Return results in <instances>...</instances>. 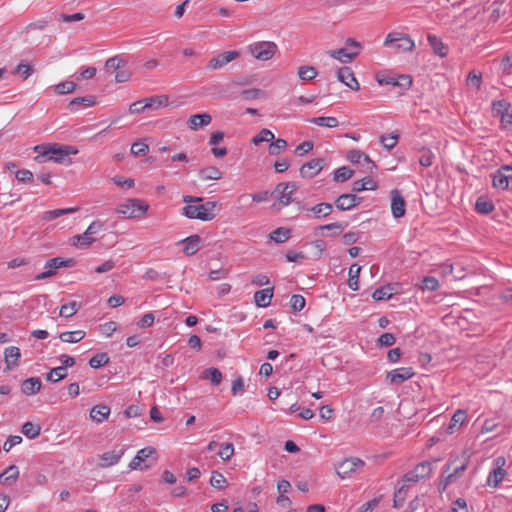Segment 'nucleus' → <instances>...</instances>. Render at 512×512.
Returning a JSON list of instances; mask_svg holds the SVG:
<instances>
[{
	"label": "nucleus",
	"mask_w": 512,
	"mask_h": 512,
	"mask_svg": "<svg viewBox=\"0 0 512 512\" xmlns=\"http://www.w3.org/2000/svg\"><path fill=\"white\" fill-rule=\"evenodd\" d=\"M95 97L94 96H83V97H76L72 99L68 104V110L71 112H76L80 106L83 107H91L95 104Z\"/></svg>",
	"instance_id": "c85d7f7f"
},
{
	"label": "nucleus",
	"mask_w": 512,
	"mask_h": 512,
	"mask_svg": "<svg viewBox=\"0 0 512 512\" xmlns=\"http://www.w3.org/2000/svg\"><path fill=\"white\" fill-rule=\"evenodd\" d=\"M420 288L423 291H435L439 288V281L432 276H426L422 279Z\"/></svg>",
	"instance_id": "13d9d810"
},
{
	"label": "nucleus",
	"mask_w": 512,
	"mask_h": 512,
	"mask_svg": "<svg viewBox=\"0 0 512 512\" xmlns=\"http://www.w3.org/2000/svg\"><path fill=\"white\" fill-rule=\"evenodd\" d=\"M492 186L497 190H507L512 179V165H502L491 174Z\"/></svg>",
	"instance_id": "9b49d317"
},
{
	"label": "nucleus",
	"mask_w": 512,
	"mask_h": 512,
	"mask_svg": "<svg viewBox=\"0 0 512 512\" xmlns=\"http://www.w3.org/2000/svg\"><path fill=\"white\" fill-rule=\"evenodd\" d=\"M393 294L394 287L391 284H388L376 289L372 294V298L376 301L388 300L393 296Z\"/></svg>",
	"instance_id": "e433bc0d"
},
{
	"label": "nucleus",
	"mask_w": 512,
	"mask_h": 512,
	"mask_svg": "<svg viewBox=\"0 0 512 512\" xmlns=\"http://www.w3.org/2000/svg\"><path fill=\"white\" fill-rule=\"evenodd\" d=\"M199 176L203 180H219L222 178V172L214 166H209L199 171Z\"/></svg>",
	"instance_id": "a19ab883"
},
{
	"label": "nucleus",
	"mask_w": 512,
	"mask_h": 512,
	"mask_svg": "<svg viewBox=\"0 0 512 512\" xmlns=\"http://www.w3.org/2000/svg\"><path fill=\"white\" fill-rule=\"evenodd\" d=\"M409 486L403 484L394 494V507H402L407 496Z\"/></svg>",
	"instance_id": "4d7b16f0"
},
{
	"label": "nucleus",
	"mask_w": 512,
	"mask_h": 512,
	"mask_svg": "<svg viewBox=\"0 0 512 512\" xmlns=\"http://www.w3.org/2000/svg\"><path fill=\"white\" fill-rule=\"evenodd\" d=\"M365 466V462L357 457H350L343 460L336 467V473L342 479L349 478L353 474H356Z\"/></svg>",
	"instance_id": "0eeeda50"
},
{
	"label": "nucleus",
	"mask_w": 512,
	"mask_h": 512,
	"mask_svg": "<svg viewBox=\"0 0 512 512\" xmlns=\"http://www.w3.org/2000/svg\"><path fill=\"white\" fill-rule=\"evenodd\" d=\"M210 484L212 487L223 490L226 487L227 480L224 475L218 471H213L210 479Z\"/></svg>",
	"instance_id": "6e6d98bb"
},
{
	"label": "nucleus",
	"mask_w": 512,
	"mask_h": 512,
	"mask_svg": "<svg viewBox=\"0 0 512 512\" xmlns=\"http://www.w3.org/2000/svg\"><path fill=\"white\" fill-rule=\"evenodd\" d=\"M278 47L271 41H259L248 46L250 54L260 61L270 60L277 52Z\"/></svg>",
	"instance_id": "39448f33"
},
{
	"label": "nucleus",
	"mask_w": 512,
	"mask_h": 512,
	"mask_svg": "<svg viewBox=\"0 0 512 512\" xmlns=\"http://www.w3.org/2000/svg\"><path fill=\"white\" fill-rule=\"evenodd\" d=\"M211 121L212 117L209 113L194 114L189 117L187 125L189 129L197 131L198 129L209 125Z\"/></svg>",
	"instance_id": "4be33fe9"
},
{
	"label": "nucleus",
	"mask_w": 512,
	"mask_h": 512,
	"mask_svg": "<svg viewBox=\"0 0 512 512\" xmlns=\"http://www.w3.org/2000/svg\"><path fill=\"white\" fill-rule=\"evenodd\" d=\"M81 305L76 301H71L68 304H64L60 307V316L70 318L77 313Z\"/></svg>",
	"instance_id": "a18cd8bd"
},
{
	"label": "nucleus",
	"mask_w": 512,
	"mask_h": 512,
	"mask_svg": "<svg viewBox=\"0 0 512 512\" xmlns=\"http://www.w3.org/2000/svg\"><path fill=\"white\" fill-rule=\"evenodd\" d=\"M34 151L38 153L35 157V161L38 163L52 161L66 165L71 164L69 156L78 153V149L74 146L60 144L37 145L34 147Z\"/></svg>",
	"instance_id": "f03ea898"
},
{
	"label": "nucleus",
	"mask_w": 512,
	"mask_h": 512,
	"mask_svg": "<svg viewBox=\"0 0 512 512\" xmlns=\"http://www.w3.org/2000/svg\"><path fill=\"white\" fill-rule=\"evenodd\" d=\"M406 202L401 192L397 189L391 191V212L394 218H401L405 215Z\"/></svg>",
	"instance_id": "dca6fc26"
},
{
	"label": "nucleus",
	"mask_w": 512,
	"mask_h": 512,
	"mask_svg": "<svg viewBox=\"0 0 512 512\" xmlns=\"http://www.w3.org/2000/svg\"><path fill=\"white\" fill-rule=\"evenodd\" d=\"M361 267L357 264L351 265L349 268L348 286L351 290L357 291L359 289V274Z\"/></svg>",
	"instance_id": "4c0bfd02"
},
{
	"label": "nucleus",
	"mask_w": 512,
	"mask_h": 512,
	"mask_svg": "<svg viewBox=\"0 0 512 512\" xmlns=\"http://www.w3.org/2000/svg\"><path fill=\"white\" fill-rule=\"evenodd\" d=\"M458 458H450L442 469L441 480L438 486L439 492H444L447 487L456 481L467 469L469 459L464 457L460 459V463L456 465Z\"/></svg>",
	"instance_id": "7ed1b4c3"
},
{
	"label": "nucleus",
	"mask_w": 512,
	"mask_h": 512,
	"mask_svg": "<svg viewBox=\"0 0 512 512\" xmlns=\"http://www.w3.org/2000/svg\"><path fill=\"white\" fill-rule=\"evenodd\" d=\"M329 54L332 58L337 59L343 63L350 62L358 56L357 51H351L346 47L336 49V50H331V51H329Z\"/></svg>",
	"instance_id": "bb28decb"
},
{
	"label": "nucleus",
	"mask_w": 512,
	"mask_h": 512,
	"mask_svg": "<svg viewBox=\"0 0 512 512\" xmlns=\"http://www.w3.org/2000/svg\"><path fill=\"white\" fill-rule=\"evenodd\" d=\"M297 189L295 183H280L276 186L275 192H278V203L273 204V208L280 210L282 207L289 205L292 202V194Z\"/></svg>",
	"instance_id": "f8f14e48"
},
{
	"label": "nucleus",
	"mask_w": 512,
	"mask_h": 512,
	"mask_svg": "<svg viewBox=\"0 0 512 512\" xmlns=\"http://www.w3.org/2000/svg\"><path fill=\"white\" fill-rule=\"evenodd\" d=\"M287 145L288 143L285 139L278 138L275 141L272 140L268 148L269 154L273 156L279 155L280 153L285 151Z\"/></svg>",
	"instance_id": "49530a36"
},
{
	"label": "nucleus",
	"mask_w": 512,
	"mask_h": 512,
	"mask_svg": "<svg viewBox=\"0 0 512 512\" xmlns=\"http://www.w3.org/2000/svg\"><path fill=\"white\" fill-rule=\"evenodd\" d=\"M337 79L354 91H358L360 89V85L350 67L340 68L337 71Z\"/></svg>",
	"instance_id": "6ab92c4d"
},
{
	"label": "nucleus",
	"mask_w": 512,
	"mask_h": 512,
	"mask_svg": "<svg viewBox=\"0 0 512 512\" xmlns=\"http://www.w3.org/2000/svg\"><path fill=\"white\" fill-rule=\"evenodd\" d=\"M202 379L210 380L211 384L217 386L222 381V373L218 368L211 367L205 369L201 374Z\"/></svg>",
	"instance_id": "f704fd0d"
},
{
	"label": "nucleus",
	"mask_w": 512,
	"mask_h": 512,
	"mask_svg": "<svg viewBox=\"0 0 512 512\" xmlns=\"http://www.w3.org/2000/svg\"><path fill=\"white\" fill-rule=\"evenodd\" d=\"M22 433L29 439H35L40 435L41 427L32 422H25L22 425Z\"/></svg>",
	"instance_id": "37998d69"
},
{
	"label": "nucleus",
	"mask_w": 512,
	"mask_h": 512,
	"mask_svg": "<svg viewBox=\"0 0 512 512\" xmlns=\"http://www.w3.org/2000/svg\"><path fill=\"white\" fill-rule=\"evenodd\" d=\"M67 376V370L64 367L52 368L46 375V380L50 382H58Z\"/></svg>",
	"instance_id": "864d4df0"
},
{
	"label": "nucleus",
	"mask_w": 512,
	"mask_h": 512,
	"mask_svg": "<svg viewBox=\"0 0 512 512\" xmlns=\"http://www.w3.org/2000/svg\"><path fill=\"white\" fill-rule=\"evenodd\" d=\"M144 100L147 108H159L168 105V97L166 95L152 96Z\"/></svg>",
	"instance_id": "de8ad7c7"
},
{
	"label": "nucleus",
	"mask_w": 512,
	"mask_h": 512,
	"mask_svg": "<svg viewBox=\"0 0 512 512\" xmlns=\"http://www.w3.org/2000/svg\"><path fill=\"white\" fill-rule=\"evenodd\" d=\"M109 362L107 353H97L89 360V365L93 369L101 368Z\"/></svg>",
	"instance_id": "5fc2aeb1"
},
{
	"label": "nucleus",
	"mask_w": 512,
	"mask_h": 512,
	"mask_svg": "<svg viewBox=\"0 0 512 512\" xmlns=\"http://www.w3.org/2000/svg\"><path fill=\"white\" fill-rule=\"evenodd\" d=\"M511 104L505 100H497L492 102V113L494 117L501 118L505 113L508 112Z\"/></svg>",
	"instance_id": "79ce46f5"
},
{
	"label": "nucleus",
	"mask_w": 512,
	"mask_h": 512,
	"mask_svg": "<svg viewBox=\"0 0 512 512\" xmlns=\"http://www.w3.org/2000/svg\"><path fill=\"white\" fill-rule=\"evenodd\" d=\"M382 496L375 497L360 506L357 512H372L380 503Z\"/></svg>",
	"instance_id": "69168bd1"
},
{
	"label": "nucleus",
	"mask_w": 512,
	"mask_h": 512,
	"mask_svg": "<svg viewBox=\"0 0 512 512\" xmlns=\"http://www.w3.org/2000/svg\"><path fill=\"white\" fill-rule=\"evenodd\" d=\"M21 357L20 349L16 346H9L4 350V360L6 363V370H12L19 365Z\"/></svg>",
	"instance_id": "412c9836"
},
{
	"label": "nucleus",
	"mask_w": 512,
	"mask_h": 512,
	"mask_svg": "<svg viewBox=\"0 0 512 512\" xmlns=\"http://www.w3.org/2000/svg\"><path fill=\"white\" fill-rule=\"evenodd\" d=\"M273 297V287L256 291L254 294V302L258 307L266 308L270 305Z\"/></svg>",
	"instance_id": "393cba45"
},
{
	"label": "nucleus",
	"mask_w": 512,
	"mask_h": 512,
	"mask_svg": "<svg viewBox=\"0 0 512 512\" xmlns=\"http://www.w3.org/2000/svg\"><path fill=\"white\" fill-rule=\"evenodd\" d=\"M110 408L107 405H96L90 411V417L96 422H103L108 418Z\"/></svg>",
	"instance_id": "72a5a7b5"
},
{
	"label": "nucleus",
	"mask_w": 512,
	"mask_h": 512,
	"mask_svg": "<svg viewBox=\"0 0 512 512\" xmlns=\"http://www.w3.org/2000/svg\"><path fill=\"white\" fill-rule=\"evenodd\" d=\"M384 45L403 52L412 51L415 46L414 41L407 34L399 32L389 33L384 41Z\"/></svg>",
	"instance_id": "423d86ee"
},
{
	"label": "nucleus",
	"mask_w": 512,
	"mask_h": 512,
	"mask_svg": "<svg viewBox=\"0 0 512 512\" xmlns=\"http://www.w3.org/2000/svg\"><path fill=\"white\" fill-rule=\"evenodd\" d=\"M201 238L199 235H191L183 240H181L178 244H183V253L187 256H192L196 254L200 250Z\"/></svg>",
	"instance_id": "5701e85b"
},
{
	"label": "nucleus",
	"mask_w": 512,
	"mask_h": 512,
	"mask_svg": "<svg viewBox=\"0 0 512 512\" xmlns=\"http://www.w3.org/2000/svg\"><path fill=\"white\" fill-rule=\"evenodd\" d=\"M467 419L465 410H457L451 418L450 424L447 427V433L453 434L458 426H461Z\"/></svg>",
	"instance_id": "2f4dec72"
},
{
	"label": "nucleus",
	"mask_w": 512,
	"mask_h": 512,
	"mask_svg": "<svg viewBox=\"0 0 512 512\" xmlns=\"http://www.w3.org/2000/svg\"><path fill=\"white\" fill-rule=\"evenodd\" d=\"M148 207L144 200L127 199L117 206L116 212L122 214L125 218H138L147 212Z\"/></svg>",
	"instance_id": "20e7f679"
},
{
	"label": "nucleus",
	"mask_w": 512,
	"mask_h": 512,
	"mask_svg": "<svg viewBox=\"0 0 512 512\" xmlns=\"http://www.w3.org/2000/svg\"><path fill=\"white\" fill-rule=\"evenodd\" d=\"M86 333L82 330L63 332L59 335L62 342L77 343L85 337Z\"/></svg>",
	"instance_id": "ea45409f"
},
{
	"label": "nucleus",
	"mask_w": 512,
	"mask_h": 512,
	"mask_svg": "<svg viewBox=\"0 0 512 512\" xmlns=\"http://www.w3.org/2000/svg\"><path fill=\"white\" fill-rule=\"evenodd\" d=\"M76 264V261L72 258L69 259H63L61 257H54L49 259L46 264L45 268L46 271L36 275L35 280H42L48 277H52L56 274V270L62 267H74Z\"/></svg>",
	"instance_id": "1a4fd4ad"
},
{
	"label": "nucleus",
	"mask_w": 512,
	"mask_h": 512,
	"mask_svg": "<svg viewBox=\"0 0 512 512\" xmlns=\"http://www.w3.org/2000/svg\"><path fill=\"white\" fill-rule=\"evenodd\" d=\"M275 135L274 133L266 128H263L256 136H254L251 140V142L254 145H259L261 142H271L274 140Z\"/></svg>",
	"instance_id": "09e8293b"
},
{
	"label": "nucleus",
	"mask_w": 512,
	"mask_h": 512,
	"mask_svg": "<svg viewBox=\"0 0 512 512\" xmlns=\"http://www.w3.org/2000/svg\"><path fill=\"white\" fill-rule=\"evenodd\" d=\"M494 204L490 200L478 198L475 204V209L478 213L487 215L494 210Z\"/></svg>",
	"instance_id": "8fccbe9b"
},
{
	"label": "nucleus",
	"mask_w": 512,
	"mask_h": 512,
	"mask_svg": "<svg viewBox=\"0 0 512 512\" xmlns=\"http://www.w3.org/2000/svg\"><path fill=\"white\" fill-rule=\"evenodd\" d=\"M238 56H239V53L237 51L223 52V53L217 55L216 57H213L209 61L207 68L212 69V70L220 69V68L224 67L226 64H228L231 61L238 58Z\"/></svg>",
	"instance_id": "f3484780"
},
{
	"label": "nucleus",
	"mask_w": 512,
	"mask_h": 512,
	"mask_svg": "<svg viewBox=\"0 0 512 512\" xmlns=\"http://www.w3.org/2000/svg\"><path fill=\"white\" fill-rule=\"evenodd\" d=\"M432 462L423 461L417 464L411 471L405 473L402 477L403 482L417 483L422 479L429 478L432 474Z\"/></svg>",
	"instance_id": "6e6552de"
},
{
	"label": "nucleus",
	"mask_w": 512,
	"mask_h": 512,
	"mask_svg": "<svg viewBox=\"0 0 512 512\" xmlns=\"http://www.w3.org/2000/svg\"><path fill=\"white\" fill-rule=\"evenodd\" d=\"M183 202L187 205L182 208V215L189 219H199L201 221H210L216 217V209L219 204L216 201H207L203 203L201 197L186 195Z\"/></svg>",
	"instance_id": "f257e3e1"
},
{
	"label": "nucleus",
	"mask_w": 512,
	"mask_h": 512,
	"mask_svg": "<svg viewBox=\"0 0 512 512\" xmlns=\"http://www.w3.org/2000/svg\"><path fill=\"white\" fill-rule=\"evenodd\" d=\"M103 227V223L100 221H94L92 222L86 231L81 234L74 236L73 239L75 240L73 242V245H75L78 248L86 249L92 245V243L95 241V239L92 237L94 234L98 233Z\"/></svg>",
	"instance_id": "9d476101"
},
{
	"label": "nucleus",
	"mask_w": 512,
	"mask_h": 512,
	"mask_svg": "<svg viewBox=\"0 0 512 512\" xmlns=\"http://www.w3.org/2000/svg\"><path fill=\"white\" fill-rule=\"evenodd\" d=\"M311 123L313 124H316L318 126H321V127H328V128H334V127H337L339 122L337 120L336 117H325V116H321V117H315V118H311L309 120Z\"/></svg>",
	"instance_id": "c03bdc74"
},
{
	"label": "nucleus",
	"mask_w": 512,
	"mask_h": 512,
	"mask_svg": "<svg viewBox=\"0 0 512 512\" xmlns=\"http://www.w3.org/2000/svg\"><path fill=\"white\" fill-rule=\"evenodd\" d=\"M149 147L143 142H135L131 146V153L135 156H145Z\"/></svg>",
	"instance_id": "774afa93"
},
{
	"label": "nucleus",
	"mask_w": 512,
	"mask_h": 512,
	"mask_svg": "<svg viewBox=\"0 0 512 512\" xmlns=\"http://www.w3.org/2000/svg\"><path fill=\"white\" fill-rule=\"evenodd\" d=\"M77 85L72 81L61 82L54 86V92L58 95H65L76 90Z\"/></svg>",
	"instance_id": "603ef678"
},
{
	"label": "nucleus",
	"mask_w": 512,
	"mask_h": 512,
	"mask_svg": "<svg viewBox=\"0 0 512 512\" xmlns=\"http://www.w3.org/2000/svg\"><path fill=\"white\" fill-rule=\"evenodd\" d=\"M412 367H400L389 371L386 374V380L391 385H401L405 381L411 379L415 375Z\"/></svg>",
	"instance_id": "ddd939ff"
},
{
	"label": "nucleus",
	"mask_w": 512,
	"mask_h": 512,
	"mask_svg": "<svg viewBox=\"0 0 512 512\" xmlns=\"http://www.w3.org/2000/svg\"><path fill=\"white\" fill-rule=\"evenodd\" d=\"M398 139H399V134L393 133L391 135H382L380 137V142L383 144V146L387 150H391L396 146Z\"/></svg>",
	"instance_id": "052dcab7"
},
{
	"label": "nucleus",
	"mask_w": 512,
	"mask_h": 512,
	"mask_svg": "<svg viewBox=\"0 0 512 512\" xmlns=\"http://www.w3.org/2000/svg\"><path fill=\"white\" fill-rule=\"evenodd\" d=\"M434 157L435 155L430 149L422 148L419 163L423 167H430L433 164Z\"/></svg>",
	"instance_id": "bf43d9fd"
},
{
	"label": "nucleus",
	"mask_w": 512,
	"mask_h": 512,
	"mask_svg": "<svg viewBox=\"0 0 512 512\" xmlns=\"http://www.w3.org/2000/svg\"><path fill=\"white\" fill-rule=\"evenodd\" d=\"M125 453V447L114 449L100 455L101 466L110 467L117 464Z\"/></svg>",
	"instance_id": "aec40b11"
},
{
	"label": "nucleus",
	"mask_w": 512,
	"mask_h": 512,
	"mask_svg": "<svg viewBox=\"0 0 512 512\" xmlns=\"http://www.w3.org/2000/svg\"><path fill=\"white\" fill-rule=\"evenodd\" d=\"M125 65V61L120 56H114L106 60L105 66L108 69L117 70Z\"/></svg>",
	"instance_id": "338daca9"
},
{
	"label": "nucleus",
	"mask_w": 512,
	"mask_h": 512,
	"mask_svg": "<svg viewBox=\"0 0 512 512\" xmlns=\"http://www.w3.org/2000/svg\"><path fill=\"white\" fill-rule=\"evenodd\" d=\"M377 188V183L370 177L363 178L361 180H357L353 183L352 191L354 193H358L364 190H375Z\"/></svg>",
	"instance_id": "473e14b6"
},
{
	"label": "nucleus",
	"mask_w": 512,
	"mask_h": 512,
	"mask_svg": "<svg viewBox=\"0 0 512 512\" xmlns=\"http://www.w3.org/2000/svg\"><path fill=\"white\" fill-rule=\"evenodd\" d=\"M233 454L234 446L232 443L222 444L218 452V456L224 461H228L233 456Z\"/></svg>",
	"instance_id": "e2e57ef3"
},
{
	"label": "nucleus",
	"mask_w": 512,
	"mask_h": 512,
	"mask_svg": "<svg viewBox=\"0 0 512 512\" xmlns=\"http://www.w3.org/2000/svg\"><path fill=\"white\" fill-rule=\"evenodd\" d=\"M308 211L313 212L315 218L328 217L333 212V204L323 202L314 205Z\"/></svg>",
	"instance_id": "c756f323"
},
{
	"label": "nucleus",
	"mask_w": 512,
	"mask_h": 512,
	"mask_svg": "<svg viewBox=\"0 0 512 512\" xmlns=\"http://www.w3.org/2000/svg\"><path fill=\"white\" fill-rule=\"evenodd\" d=\"M291 308L294 312H300L304 309L306 300L300 294H294L290 300Z\"/></svg>",
	"instance_id": "680f3d73"
},
{
	"label": "nucleus",
	"mask_w": 512,
	"mask_h": 512,
	"mask_svg": "<svg viewBox=\"0 0 512 512\" xmlns=\"http://www.w3.org/2000/svg\"><path fill=\"white\" fill-rule=\"evenodd\" d=\"M494 462L496 467L489 473L487 484L489 486L497 487L506 475V471L503 468L506 460L504 457H497Z\"/></svg>",
	"instance_id": "4468645a"
},
{
	"label": "nucleus",
	"mask_w": 512,
	"mask_h": 512,
	"mask_svg": "<svg viewBox=\"0 0 512 512\" xmlns=\"http://www.w3.org/2000/svg\"><path fill=\"white\" fill-rule=\"evenodd\" d=\"M466 81L468 85H472L479 90L482 84V74L473 70L468 74Z\"/></svg>",
	"instance_id": "0e129e2a"
},
{
	"label": "nucleus",
	"mask_w": 512,
	"mask_h": 512,
	"mask_svg": "<svg viewBox=\"0 0 512 512\" xmlns=\"http://www.w3.org/2000/svg\"><path fill=\"white\" fill-rule=\"evenodd\" d=\"M427 40L435 54L440 57H445L448 54V46L445 45L439 37L433 34H428Z\"/></svg>",
	"instance_id": "cd10ccee"
},
{
	"label": "nucleus",
	"mask_w": 512,
	"mask_h": 512,
	"mask_svg": "<svg viewBox=\"0 0 512 512\" xmlns=\"http://www.w3.org/2000/svg\"><path fill=\"white\" fill-rule=\"evenodd\" d=\"M324 167V159L315 158L305 163L300 168V174L304 178H313L316 176Z\"/></svg>",
	"instance_id": "a211bd4d"
},
{
	"label": "nucleus",
	"mask_w": 512,
	"mask_h": 512,
	"mask_svg": "<svg viewBox=\"0 0 512 512\" xmlns=\"http://www.w3.org/2000/svg\"><path fill=\"white\" fill-rule=\"evenodd\" d=\"M354 174V171L348 166H343L335 170L334 172V181L336 182H345L349 180Z\"/></svg>",
	"instance_id": "3c124183"
},
{
	"label": "nucleus",
	"mask_w": 512,
	"mask_h": 512,
	"mask_svg": "<svg viewBox=\"0 0 512 512\" xmlns=\"http://www.w3.org/2000/svg\"><path fill=\"white\" fill-rule=\"evenodd\" d=\"M362 198L358 197L355 193H346L340 195L335 200V207L341 211L351 210L360 205Z\"/></svg>",
	"instance_id": "2eb2a0df"
},
{
	"label": "nucleus",
	"mask_w": 512,
	"mask_h": 512,
	"mask_svg": "<svg viewBox=\"0 0 512 512\" xmlns=\"http://www.w3.org/2000/svg\"><path fill=\"white\" fill-rule=\"evenodd\" d=\"M270 239L275 243H284L291 237V229L279 227L272 231L269 235Z\"/></svg>",
	"instance_id": "c9c22d12"
},
{
	"label": "nucleus",
	"mask_w": 512,
	"mask_h": 512,
	"mask_svg": "<svg viewBox=\"0 0 512 512\" xmlns=\"http://www.w3.org/2000/svg\"><path fill=\"white\" fill-rule=\"evenodd\" d=\"M42 387L40 378L31 377L24 380L21 384V391L23 394L30 396L38 393Z\"/></svg>",
	"instance_id": "b1692460"
},
{
	"label": "nucleus",
	"mask_w": 512,
	"mask_h": 512,
	"mask_svg": "<svg viewBox=\"0 0 512 512\" xmlns=\"http://www.w3.org/2000/svg\"><path fill=\"white\" fill-rule=\"evenodd\" d=\"M78 210H79L78 207L61 208V209L49 210V211H45L42 214L41 218H42V220H45V221H52L54 219H57L60 216H63V215H66V214H70V213H74V212H76Z\"/></svg>",
	"instance_id": "7c9ffc66"
},
{
	"label": "nucleus",
	"mask_w": 512,
	"mask_h": 512,
	"mask_svg": "<svg viewBox=\"0 0 512 512\" xmlns=\"http://www.w3.org/2000/svg\"><path fill=\"white\" fill-rule=\"evenodd\" d=\"M19 477V469L16 465H10L0 474L1 485H12Z\"/></svg>",
	"instance_id": "a878e982"
},
{
	"label": "nucleus",
	"mask_w": 512,
	"mask_h": 512,
	"mask_svg": "<svg viewBox=\"0 0 512 512\" xmlns=\"http://www.w3.org/2000/svg\"><path fill=\"white\" fill-rule=\"evenodd\" d=\"M298 77L303 81H311L318 75V71L314 66L303 65L298 68Z\"/></svg>",
	"instance_id": "58836bf2"
}]
</instances>
